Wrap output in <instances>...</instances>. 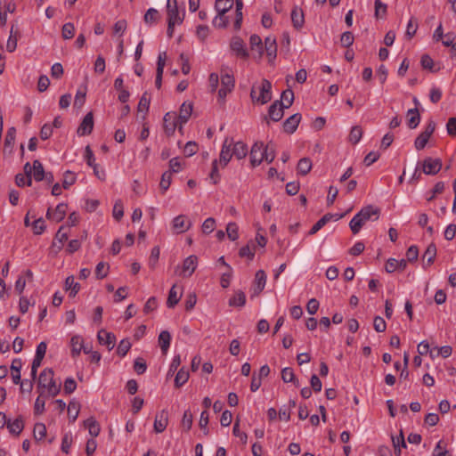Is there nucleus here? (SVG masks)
I'll return each instance as SVG.
<instances>
[{
  "label": "nucleus",
  "mask_w": 456,
  "mask_h": 456,
  "mask_svg": "<svg viewBox=\"0 0 456 456\" xmlns=\"http://www.w3.org/2000/svg\"><path fill=\"white\" fill-rule=\"evenodd\" d=\"M189 377V371L184 367L181 368L175 375V386L176 387H181L188 381Z\"/></svg>",
  "instance_id": "39"
},
{
  "label": "nucleus",
  "mask_w": 456,
  "mask_h": 456,
  "mask_svg": "<svg viewBox=\"0 0 456 456\" xmlns=\"http://www.w3.org/2000/svg\"><path fill=\"white\" fill-rule=\"evenodd\" d=\"M407 266V261L405 259L396 260L395 258H389L385 265V269L387 273H394L396 270H404Z\"/></svg>",
  "instance_id": "24"
},
{
  "label": "nucleus",
  "mask_w": 456,
  "mask_h": 456,
  "mask_svg": "<svg viewBox=\"0 0 456 456\" xmlns=\"http://www.w3.org/2000/svg\"><path fill=\"white\" fill-rule=\"evenodd\" d=\"M436 256V247L435 244H430L427 248L424 255H423V267L427 269L433 263Z\"/></svg>",
  "instance_id": "26"
},
{
  "label": "nucleus",
  "mask_w": 456,
  "mask_h": 456,
  "mask_svg": "<svg viewBox=\"0 0 456 456\" xmlns=\"http://www.w3.org/2000/svg\"><path fill=\"white\" fill-rule=\"evenodd\" d=\"M15 183L19 187H23L25 185L31 186V184H32L31 176L26 175L23 174H17L15 176Z\"/></svg>",
  "instance_id": "59"
},
{
  "label": "nucleus",
  "mask_w": 456,
  "mask_h": 456,
  "mask_svg": "<svg viewBox=\"0 0 456 456\" xmlns=\"http://www.w3.org/2000/svg\"><path fill=\"white\" fill-rule=\"evenodd\" d=\"M291 21L296 29H301L305 24V16L303 10L295 6L291 11Z\"/></svg>",
  "instance_id": "20"
},
{
  "label": "nucleus",
  "mask_w": 456,
  "mask_h": 456,
  "mask_svg": "<svg viewBox=\"0 0 456 456\" xmlns=\"http://www.w3.org/2000/svg\"><path fill=\"white\" fill-rule=\"evenodd\" d=\"M94 128V116L92 112H88L83 118L79 125L77 134L79 136L88 135L92 133Z\"/></svg>",
  "instance_id": "6"
},
{
  "label": "nucleus",
  "mask_w": 456,
  "mask_h": 456,
  "mask_svg": "<svg viewBox=\"0 0 456 456\" xmlns=\"http://www.w3.org/2000/svg\"><path fill=\"white\" fill-rule=\"evenodd\" d=\"M418 28V20L414 17H411L407 23L405 37L408 39H411L415 36Z\"/></svg>",
  "instance_id": "45"
},
{
  "label": "nucleus",
  "mask_w": 456,
  "mask_h": 456,
  "mask_svg": "<svg viewBox=\"0 0 456 456\" xmlns=\"http://www.w3.org/2000/svg\"><path fill=\"white\" fill-rule=\"evenodd\" d=\"M31 175H33V177L37 182H40L45 179V170L43 165L37 159L33 161V170Z\"/></svg>",
  "instance_id": "38"
},
{
  "label": "nucleus",
  "mask_w": 456,
  "mask_h": 456,
  "mask_svg": "<svg viewBox=\"0 0 456 456\" xmlns=\"http://www.w3.org/2000/svg\"><path fill=\"white\" fill-rule=\"evenodd\" d=\"M71 355L76 357L80 354L83 348V338L79 335H75L70 339Z\"/></svg>",
  "instance_id": "31"
},
{
  "label": "nucleus",
  "mask_w": 456,
  "mask_h": 456,
  "mask_svg": "<svg viewBox=\"0 0 456 456\" xmlns=\"http://www.w3.org/2000/svg\"><path fill=\"white\" fill-rule=\"evenodd\" d=\"M180 300V296H178V293L175 289V285H173L172 288L169 290L168 297L167 300V305L169 308L175 307L178 304Z\"/></svg>",
  "instance_id": "47"
},
{
  "label": "nucleus",
  "mask_w": 456,
  "mask_h": 456,
  "mask_svg": "<svg viewBox=\"0 0 456 456\" xmlns=\"http://www.w3.org/2000/svg\"><path fill=\"white\" fill-rule=\"evenodd\" d=\"M31 226H32V229H33V232L37 235H40L42 234L45 230V221L42 217L38 218V219H36L32 224H31Z\"/></svg>",
  "instance_id": "63"
},
{
  "label": "nucleus",
  "mask_w": 456,
  "mask_h": 456,
  "mask_svg": "<svg viewBox=\"0 0 456 456\" xmlns=\"http://www.w3.org/2000/svg\"><path fill=\"white\" fill-rule=\"evenodd\" d=\"M250 49L253 53V57L261 59L264 53V45L261 37L258 35H251L249 38Z\"/></svg>",
  "instance_id": "13"
},
{
  "label": "nucleus",
  "mask_w": 456,
  "mask_h": 456,
  "mask_svg": "<svg viewBox=\"0 0 456 456\" xmlns=\"http://www.w3.org/2000/svg\"><path fill=\"white\" fill-rule=\"evenodd\" d=\"M229 23V16L224 13L217 12V15L213 20V26L218 28H225Z\"/></svg>",
  "instance_id": "46"
},
{
  "label": "nucleus",
  "mask_w": 456,
  "mask_h": 456,
  "mask_svg": "<svg viewBox=\"0 0 456 456\" xmlns=\"http://www.w3.org/2000/svg\"><path fill=\"white\" fill-rule=\"evenodd\" d=\"M6 428L12 435L19 436L24 428V422L22 417H18L14 420L9 419Z\"/></svg>",
  "instance_id": "28"
},
{
  "label": "nucleus",
  "mask_w": 456,
  "mask_h": 456,
  "mask_svg": "<svg viewBox=\"0 0 456 456\" xmlns=\"http://www.w3.org/2000/svg\"><path fill=\"white\" fill-rule=\"evenodd\" d=\"M15 138H16V129H15V127L12 126L7 130L6 134H5L4 149H3V152L4 155L5 154L10 155L12 153Z\"/></svg>",
  "instance_id": "15"
},
{
  "label": "nucleus",
  "mask_w": 456,
  "mask_h": 456,
  "mask_svg": "<svg viewBox=\"0 0 456 456\" xmlns=\"http://www.w3.org/2000/svg\"><path fill=\"white\" fill-rule=\"evenodd\" d=\"M85 159L86 161V164L93 167L94 171L98 167L97 164L95 163V158L94 155L93 151L91 150L90 146H86L85 150Z\"/></svg>",
  "instance_id": "54"
},
{
  "label": "nucleus",
  "mask_w": 456,
  "mask_h": 456,
  "mask_svg": "<svg viewBox=\"0 0 456 456\" xmlns=\"http://www.w3.org/2000/svg\"><path fill=\"white\" fill-rule=\"evenodd\" d=\"M98 341L101 345H104L108 347L109 350H111L116 342V337L113 333L108 332L105 330L102 329L98 331L97 334Z\"/></svg>",
  "instance_id": "14"
},
{
  "label": "nucleus",
  "mask_w": 456,
  "mask_h": 456,
  "mask_svg": "<svg viewBox=\"0 0 456 456\" xmlns=\"http://www.w3.org/2000/svg\"><path fill=\"white\" fill-rule=\"evenodd\" d=\"M167 412L163 410L160 413L157 414L154 420V430L156 433H162L167 426Z\"/></svg>",
  "instance_id": "23"
},
{
  "label": "nucleus",
  "mask_w": 456,
  "mask_h": 456,
  "mask_svg": "<svg viewBox=\"0 0 456 456\" xmlns=\"http://www.w3.org/2000/svg\"><path fill=\"white\" fill-rule=\"evenodd\" d=\"M250 98L253 102L264 105L272 99V84L267 79H263L259 85H253L250 91Z\"/></svg>",
  "instance_id": "2"
},
{
  "label": "nucleus",
  "mask_w": 456,
  "mask_h": 456,
  "mask_svg": "<svg viewBox=\"0 0 456 456\" xmlns=\"http://www.w3.org/2000/svg\"><path fill=\"white\" fill-rule=\"evenodd\" d=\"M263 142H255L250 151V163L252 167L259 166L263 162Z\"/></svg>",
  "instance_id": "12"
},
{
  "label": "nucleus",
  "mask_w": 456,
  "mask_h": 456,
  "mask_svg": "<svg viewBox=\"0 0 456 456\" xmlns=\"http://www.w3.org/2000/svg\"><path fill=\"white\" fill-rule=\"evenodd\" d=\"M312 168V161L309 158L301 159L297 167V173L305 175H307Z\"/></svg>",
  "instance_id": "41"
},
{
  "label": "nucleus",
  "mask_w": 456,
  "mask_h": 456,
  "mask_svg": "<svg viewBox=\"0 0 456 456\" xmlns=\"http://www.w3.org/2000/svg\"><path fill=\"white\" fill-rule=\"evenodd\" d=\"M242 8H243L242 0H236L235 20H234V28L236 30H239L241 27L242 19H243Z\"/></svg>",
  "instance_id": "42"
},
{
  "label": "nucleus",
  "mask_w": 456,
  "mask_h": 456,
  "mask_svg": "<svg viewBox=\"0 0 456 456\" xmlns=\"http://www.w3.org/2000/svg\"><path fill=\"white\" fill-rule=\"evenodd\" d=\"M75 35V26L71 22H67L62 26L61 36L64 39H71Z\"/></svg>",
  "instance_id": "51"
},
{
  "label": "nucleus",
  "mask_w": 456,
  "mask_h": 456,
  "mask_svg": "<svg viewBox=\"0 0 456 456\" xmlns=\"http://www.w3.org/2000/svg\"><path fill=\"white\" fill-rule=\"evenodd\" d=\"M53 376V370L50 368H45L42 370L38 379V387L46 388L51 396L57 395L61 391V384H56Z\"/></svg>",
  "instance_id": "3"
},
{
  "label": "nucleus",
  "mask_w": 456,
  "mask_h": 456,
  "mask_svg": "<svg viewBox=\"0 0 456 456\" xmlns=\"http://www.w3.org/2000/svg\"><path fill=\"white\" fill-rule=\"evenodd\" d=\"M22 367V361L20 358H15L12 360L11 364V375L12 379L14 384H19L20 382V370Z\"/></svg>",
  "instance_id": "25"
},
{
  "label": "nucleus",
  "mask_w": 456,
  "mask_h": 456,
  "mask_svg": "<svg viewBox=\"0 0 456 456\" xmlns=\"http://www.w3.org/2000/svg\"><path fill=\"white\" fill-rule=\"evenodd\" d=\"M342 215H331V214H326L322 218H320L310 229L308 234L314 235L319 230H321L328 222H330L332 218H335V220H338L342 217Z\"/></svg>",
  "instance_id": "19"
},
{
  "label": "nucleus",
  "mask_w": 456,
  "mask_h": 456,
  "mask_svg": "<svg viewBox=\"0 0 456 456\" xmlns=\"http://www.w3.org/2000/svg\"><path fill=\"white\" fill-rule=\"evenodd\" d=\"M226 233L228 238L234 241L239 238V227L236 223L231 222L226 226Z\"/></svg>",
  "instance_id": "49"
},
{
  "label": "nucleus",
  "mask_w": 456,
  "mask_h": 456,
  "mask_svg": "<svg viewBox=\"0 0 456 456\" xmlns=\"http://www.w3.org/2000/svg\"><path fill=\"white\" fill-rule=\"evenodd\" d=\"M429 136L423 134L422 132L419 134V136L415 139V142H414V146L416 148L417 151H420V150H423L428 140H429Z\"/></svg>",
  "instance_id": "60"
},
{
  "label": "nucleus",
  "mask_w": 456,
  "mask_h": 456,
  "mask_svg": "<svg viewBox=\"0 0 456 456\" xmlns=\"http://www.w3.org/2000/svg\"><path fill=\"white\" fill-rule=\"evenodd\" d=\"M68 206L64 203H60L56 206L54 210L51 208L47 209L46 217L49 220H53L56 223L62 221L66 216Z\"/></svg>",
  "instance_id": "8"
},
{
  "label": "nucleus",
  "mask_w": 456,
  "mask_h": 456,
  "mask_svg": "<svg viewBox=\"0 0 456 456\" xmlns=\"http://www.w3.org/2000/svg\"><path fill=\"white\" fill-rule=\"evenodd\" d=\"M209 178L214 184H217L220 181V174L218 171V160L214 159L212 162V168L209 174Z\"/></svg>",
  "instance_id": "58"
},
{
  "label": "nucleus",
  "mask_w": 456,
  "mask_h": 456,
  "mask_svg": "<svg viewBox=\"0 0 456 456\" xmlns=\"http://www.w3.org/2000/svg\"><path fill=\"white\" fill-rule=\"evenodd\" d=\"M164 130L167 135H173L177 126V117L175 112H167L164 118Z\"/></svg>",
  "instance_id": "11"
},
{
  "label": "nucleus",
  "mask_w": 456,
  "mask_h": 456,
  "mask_svg": "<svg viewBox=\"0 0 456 456\" xmlns=\"http://www.w3.org/2000/svg\"><path fill=\"white\" fill-rule=\"evenodd\" d=\"M130 348H131L130 341L128 339H122L118 346L117 354L119 356L124 357L127 354V352L129 351Z\"/></svg>",
  "instance_id": "62"
},
{
  "label": "nucleus",
  "mask_w": 456,
  "mask_h": 456,
  "mask_svg": "<svg viewBox=\"0 0 456 456\" xmlns=\"http://www.w3.org/2000/svg\"><path fill=\"white\" fill-rule=\"evenodd\" d=\"M172 182V174L171 172H165L163 173L161 176V180L159 183L160 189L163 191V193H165L167 189L169 188Z\"/></svg>",
  "instance_id": "56"
},
{
  "label": "nucleus",
  "mask_w": 456,
  "mask_h": 456,
  "mask_svg": "<svg viewBox=\"0 0 456 456\" xmlns=\"http://www.w3.org/2000/svg\"><path fill=\"white\" fill-rule=\"evenodd\" d=\"M167 21L176 24H180L183 21V18L180 16L177 5L171 4L170 0H167Z\"/></svg>",
  "instance_id": "22"
},
{
  "label": "nucleus",
  "mask_w": 456,
  "mask_h": 456,
  "mask_svg": "<svg viewBox=\"0 0 456 456\" xmlns=\"http://www.w3.org/2000/svg\"><path fill=\"white\" fill-rule=\"evenodd\" d=\"M80 403L75 399L71 400L68 406V415L71 422H74L79 414Z\"/></svg>",
  "instance_id": "35"
},
{
  "label": "nucleus",
  "mask_w": 456,
  "mask_h": 456,
  "mask_svg": "<svg viewBox=\"0 0 456 456\" xmlns=\"http://www.w3.org/2000/svg\"><path fill=\"white\" fill-rule=\"evenodd\" d=\"M263 161L265 160L267 163H271L275 159V150L272 143H268L265 146L263 144Z\"/></svg>",
  "instance_id": "44"
},
{
  "label": "nucleus",
  "mask_w": 456,
  "mask_h": 456,
  "mask_svg": "<svg viewBox=\"0 0 456 456\" xmlns=\"http://www.w3.org/2000/svg\"><path fill=\"white\" fill-rule=\"evenodd\" d=\"M422 172L426 175H436L442 168V161L440 159L426 158L422 161Z\"/></svg>",
  "instance_id": "4"
},
{
  "label": "nucleus",
  "mask_w": 456,
  "mask_h": 456,
  "mask_svg": "<svg viewBox=\"0 0 456 456\" xmlns=\"http://www.w3.org/2000/svg\"><path fill=\"white\" fill-rule=\"evenodd\" d=\"M265 50L269 58V61H273L277 54V43L276 39L273 37H267L265 39Z\"/></svg>",
  "instance_id": "21"
},
{
  "label": "nucleus",
  "mask_w": 456,
  "mask_h": 456,
  "mask_svg": "<svg viewBox=\"0 0 456 456\" xmlns=\"http://www.w3.org/2000/svg\"><path fill=\"white\" fill-rule=\"evenodd\" d=\"M231 49L236 53L238 57L246 59L248 57V53L245 47L243 40L240 37H233L231 42Z\"/></svg>",
  "instance_id": "16"
},
{
  "label": "nucleus",
  "mask_w": 456,
  "mask_h": 456,
  "mask_svg": "<svg viewBox=\"0 0 456 456\" xmlns=\"http://www.w3.org/2000/svg\"><path fill=\"white\" fill-rule=\"evenodd\" d=\"M234 84H235V81H234L232 75H231L229 73L222 74V76H221L222 87H225L228 90H232L234 88Z\"/></svg>",
  "instance_id": "53"
},
{
  "label": "nucleus",
  "mask_w": 456,
  "mask_h": 456,
  "mask_svg": "<svg viewBox=\"0 0 456 456\" xmlns=\"http://www.w3.org/2000/svg\"><path fill=\"white\" fill-rule=\"evenodd\" d=\"M192 112V104L191 102H184L179 110L178 121L180 123L179 129L182 130L183 125L187 123Z\"/></svg>",
  "instance_id": "18"
},
{
  "label": "nucleus",
  "mask_w": 456,
  "mask_h": 456,
  "mask_svg": "<svg viewBox=\"0 0 456 456\" xmlns=\"http://www.w3.org/2000/svg\"><path fill=\"white\" fill-rule=\"evenodd\" d=\"M379 209L371 205L362 208L349 223L350 229L354 234H357L364 224L374 216V220L379 217Z\"/></svg>",
  "instance_id": "1"
},
{
  "label": "nucleus",
  "mask_w": 456,
  "mask_h": 456,
  "mask_svg": "<svg viewBox=\"0 0 456 456\" xmlns=\"http://www.w3.org/2000/svg\"><path fill=\"white\" fill-rule=\"evenodd\" d=\"M354 37L352 32L346 31L341 35L340 44L343 47H349L354 44Z\"/></svg>",
  "instance_id": "64"
},
{
  "label": "nucleus",
  "mask_w": 456,
  "mask_h": 456,
  "mask_svg": "<svg viewBox=\"0 0 456 456\" xmlns=\"http://www.w3.org/2000/svg\"><path fill=\"white\" fill-rule=\"evenodd\" d=\"M407 125L411 129L416 128L420 122V115L418 108L410 109L407 111Z\"/></svg>",
  "instance_id": "29"
},
{
  "label": "nucleus",
  "mask_w": 456,
  "mask_h": 456,
  "mask_svg": "<svg viewBox=\"0 0 456 456\" xmlns=\"http://www.w3.org/2000/svg\"><path fill=\"white\" fill-rule=\"evenodd\" d=\"M281 379L285 383L292 382L296 387H299L298 380L296 379L294 371L291 368L286 367L282 369Z\"/></svg>",
  "instance_id": "40"
},
{
  "label": "nucleus",
  "mask_w": 456,
  "mask_h": 456,
  "mask_svg": "<svg viewBox=\"0 0 456 456\" xmlns=\"http://www.w3.org/2000/svg\"><path fill=\"white\" fill-rule=\"evenodd\" d=\"M171 335L167 330H163L159 335V345L163 354H166L170 347Z\"/></svg>",
  "instance_id": "30"
},
{
  "label": "nucleus",
  "mask_w": 456,
  "mask_h": 456,
  "mask_svg": "<svg viewBox=\"0 0 456 456\" xmlns=\"http://www.w3.org/2000/svg\"><path fill=\"white\" fill-rule=\"evenodd\" d=\"M234 4L233 0H216L215 8L217 12L227 14Z\"/></svg>",
  "instance_id": "33"
},
{
  "label": "nucleus",
  "mask_w": 456,
  "mask_h": 456,
  "mask_svg": "<svg viewBox=\"0 0 456 456\" xmlns=\"http://www.w3.org/2000/svg\"><path fill=\"white\" fill-rule=\"evenodd\" d=\"M362 136V130L361 126H354L352 127L350 134H349V141L353 144H356L360 142L361 138Z\"/></svg>",
  "instance_id": "50"
},
{
  "label": "nucleus",
  "mask_w": 456,
  "mask_h": 456,
  "mask_svg": "<svg viewBox=\"0 0 456 456\" xmlns=\"http://www.w3.org/2000/svg\"><path fill=\"white\" fill-rule=\"evenodd\" d=\"M65 289L69 290V297H75L80 289V285L75 281L73 276H68L65 280Z\"/></svg>",
  "instance_id": "37"
},
{
  "label": "nucleus",
  "mask_w": 456,
  "mask_h": 456,
  "mask_svg": "<svg viewBox=\"0 0 456 456\" xmlns=\"http://www.w3.org/2000/svg\"><path fill=\"white\" fill-rule=\"evenodd\" d=\"M172 226L176 233H183L191 228V222L187 219L186 216L179 215L173 219Z\"/></svg>",
  "instance_id": "9"
},
{
  "label": "nucleus",
  "mask_w": 456,
  "mask_h": 456,
  "mask_svg": "<svg viewBox=\"0 0 456 456\" xmlns=\"http://www.w3.org/2000/svg\"><path fill=\"white\" fill-rule=\"evenodd\" d=\"M232 150L233 156L239 160L244 159L248 152L247 144L241 141L233 142Z\"/></svg>",
  "instance_id": "27"
},
{
  "label": "nucleus",
  "mask_w": 456,
  "mask_h": 456,
  "mask_svg": "<svg viewBox=\"0 0 456 456\" xmlns=\"http://www.w3.org/2000/svg\"><path fill=\"white\" fill-rule=\"evenodd\" d=\"M159 20V12L155 8H150L144 14L143 20L149 26L156 24Z\"/></svg>",
  "instance_id": "34"
},
{
  "label": "nucleus",
  "mask_w": 456,
  "mask_h": 456,
  "mask_svg": "<svg viewBox=\"0 0 456 456\" xmlns=\"http://www.w3.org/2000/svg\"><path fill=\"white\" fill-rule=\"evenodd\" d=\"M294 101V93L291 89H287L282 92L281 99L280 102H283V107L289 109Z\"/></svg>",
  "instance_id": "48"
},
{
  "label": "nucleus",
  "mask_w": 456,
  "mask_h": 456,
  "mask_svg": "<svg viewBox=\"0 0 456 456\" xmlns=\"http://www.w3.org/2000/svg\"><path fill=\"white\" fill-rule=\"evenodd\" d=\"M233 145V139L232 138H225L222 149L220 151V158L219 162L220 164L224 167L227 166V164L232 159L233 153L232 150V146Z\"/></svg>",
  "instance_id": "5"
},
{
  "label": "nucleus",
  "mask_w": 456,
  "mask_h": 456,
  "mask_svg": "<svg viewBox=\"0 0 456 456\" xmlns=\"http://www.w3.org/2000/svg\"><path fill=\"white\" fill-rule=\"evenodd\" d=\"M265 283H266L265 273L263 270H258L255 275L256 289L258 292H261L265 289Z\"/></svg>",
  "instance_id": "43"
},
{
  "label": "nucleus",
  "mask_w": 456,
  "mask_h": 456,
  "mask_svg": "<svg viewBox=\"0 0 456 456\" xmlns=\"http://www.w3.org/2000/svg\"><path fill=\"white\" fill-rule=\"evenodd\" d=\"M84 425L88 429V432L93 436V438L99 436L101 427L100 424L93 417L85 420Z\"/></svg>",
  "instance_id": "32"
},
{
  "label": "nucleus",
  "mask_w": 456,
  "mask_h": 456,
  "mask_svg": "<svg viewBox=\"0 0 456 456\" xmlns=\"http://www.w3.org/2000/svg\"><path fill=\"white\" fill-rule=\"evenodd\" d=\"M33 433L36 440H43L46 436L45 425L43 423H36Z\"/></svg>",
  "instance_id": "52"
},
{
  "label": "nucleus",
  "mask_w": 456,
  "mask_h": 456,
  "mask_svg": "<svg viewBox=\"0 0 456 456\" xmlns=\"http://www.w3.org/2000/svg\"><path fill=\"white\" fill-rule=\"evenodd\" d=\"M76 180L77 176L73 172L66 171L63 175L62 187L64 189L69 188V186L75 183Z\"/></svg>",
  "instance_id": "57"
},
{
  "label": "nucleus",
  "mask_w": 456,
  "mask_h": 456,
  "mask_svg": "<svg viewBox=\"0 0 456 456\" xmlns=\"http://www.w3.org/2000/svg\"><path fill=\"white\" fill-rule=\"evenodd\" d=\"M198 265V257L191 255L183 260L181 275L183 277H190L194 273Z\"/></svg>",
  "instance_id": "7"
},
{
  "label": "nucleus",
  "mask_w": 456,
  "mask_h": 456,
  "mask_svg": "<svg viewBox=\"0 0 456 456\" xmlns=\"http://www.w3.org/2000/svg\"><path fill=\"white\" fill-rule=\"evenodd\" d=\"M284 110L283 102H273L268 110L269 118L274 122L280 121L283 118Z\"/></svg>",
  "instance_id": "10"
},
{
  "label": "nucleus",
  "mask_w": 456,
  "mask_h": 456,
  "mask_svg": "<svg viewBox=\"0 0 456 456\" xmlns=\"http://www.w3.org/2000/svg\"><path fill=\"white\" fill-rule=\"evenodd\" d=\"M246 304V295L241 290H238L235 292L233 297H232L229 299V305L230 306H239L242 307Z\"/></svg>",
  "instance_id": "36"
},
{
  "label": "nucleus",
  "mask_w": 456,
  "mask_h": 456,
  "mask_svg": "<svg viewBox=\"0 0 456 456\" xmlns=\"http://www.w3.org/2000/svg\"><path fill=\"white\" fill-rule=\"evenodd\" d=\"M301 120V114L296 113L289 117L285 121L283 122V129L288 134H293Z\"/></svg>",
  "instance_id": "17"
},
{
  "label": "nucleus",
  "mask_w": 456,
  "mask_h": 456,
  "mask_svg": "<svg viewBox=\"0 0 456 456\" xmlns=\"http://www.w3.org/2000/svg\"><path fill=\"white\" fill-rule=\"evenodd\" d=\"M216 227V220L213 217L207 218L201 226L202 232L205 234L211 233Z\"/></svg>",
  "instance_id": "61"
},
{
  "label": "nucleus",
  "mask_w": 456,
  "mask_h": 456,
  "mask_svg": "<svg viewBox=\"0 0 456 456\" xmlns=\"http://www.w3.org/2000/svg\"><path fill=\"white\" fill-rule=\"evenodd\" d=\"M199 150V146L196 142L189 141L185 143L183 147V154L185 157L193 156Z\"/></svg>",
  "instance_id": "55"
}]
</instances>
